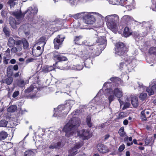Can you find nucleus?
Listing matches in <instances>:
<instances>
[{
  "mask_svg": "<svg viewBox=\"0 0 156 156\" xmlns=\"http://www.w3.org/2000/svg\"><path fill=\"white\" fill-rule=\"evenodd\" d=\"M80 123L78 118L73 117L71 118L63 129V131L66 133V136L69 137L73 135L74 133V130L80 126Z\"/></svg>",
  "mask_w": 156,
  "mask_h": 156,
  "instance_id": "obj_1",
  "label": "nucleus"
},
{
  "mask_svg": "<svg viewBox=\"0 0 156 156\" xmlns=\"http://www.w3.org/2000/svg\"><path fill=\"white\" fill-rule=\"evenodd\" d=\"M108 27L114 33L117 31V23L119 20V16L116 14L109 15L105 18Z\"/></svg>",
  "mask_w": 156,
  "mask_h": 156,
  "instance_id": "obj_2",
  "label": "nucleus"
},
{
  "mask_svg": "<svg viewBox=\"0 0 156 156\" xmlns=\"http://www.w3.org/2000/svg\"><path fill=\"white\" fill-rule=\"evenodd\" d=\"M22 44L24 49H27L29 47L28 42L25 38H22L21 40H16V47L12 48L11 51L13 53H16L21 51L23 49Z\"/></svg>",
  "mask_w": 156,
  "mask_h": 156,
  "instance_id": "obj_3",
  "label": "nucleus"
},
{
  "mask_svg": "<svg viewBox=\"0 0 156 156\" xmlns=\"http://www.w3.org/2000/svg\"><path fill=\"white\" fill-rule=\"evenodd\" d=\"M115 55L122 56L127 52V48L124 44L121 42H118L115 45Z\"/></svg>",
  "mask_w": 156,
  "mask_h": 156,
  "instance_id": "obj_4",
  "label": "nucleus"
},
{
  "mask_svg": "<svg viewBox=\"0 0 156 156\" xmlns=\"http://www.w3.org/2000/svg\"><path fill=\"white\" fill-rule=\"evenodd\" d=\"M106 94H113L115 97L118 98H120L123 96V93L122 90L118 88H116L114 90L111 88L106 89Z\"/></svg>",
  "mask_w": 156,
  "mask_h": 156,
  "instance_id": "obj_5",
  "label": "nucleus"
},
{
  "mask_svg": "<svg viewBox=\"0 0 156 156\" xmlns=\"http://www.w3.org/2000/svg\"><path fill=\"white\" fill-rule=\"evenodd\" d=\"M64 109L67 110L66 112H65V113L63 115V116H65L67 115L70 108L69 107L68 108L67 107H66L64 105H59L57 108H54V111H55V112L53 116L55 117H56L57 116H60V113Z\"/></svg>",
  "mask_w": 156,
  "mask_h": 156,
  "instance_id": "obj_6",
  "label": "nucleus"
},
{
  "mask_svg": "<svg viewBox=\"0 0 156 156\" xmlns=\"http://www.w3.org/2000/svg\"><path fill=\"white\" fill-rule=\"evenodd\" d=\"M65 37H61L60 35H58L54 40V48L56 49H59L60 45L64 41Z\"/></svg>",
  "mask_w": 156,
  "mask_h": 156,
  "instance_id": "obj_7",
  "label": "nucleus"
},
{
  "mask_svg": "<svg viewBox=\"0 0 156 156\" xmlns=\"http://www.w3.org/2000/svg\"><path fill=\"white\" fill-rule=\"evenodd\" d=\"M85 13L86 14L83 18L84 22L87 24H93L95 20L94 16L92 15L88 14L86 12Z\"/></svg>",
  "mask_w": 156,
  "mask_h": 156,
  "instance_id": "obj_8",
  "label": "nucleus"
},
{
  "mask_svg": "<svg viewBox=\"0 0 156 156\" xmlns=\"http://www.w3.org/2000/svg\"><path fill=\"white\" fill-rule=\"evenodd\" d=\"M82 145L83 144L82 142L77 143L74 147L69 151V155L74 156L77 153V151L76 150L80 148Z\"/></svg>",
  "mask_w": 156,
  "mask_h": 156,
  "instance_id": "obj_9",
  "label": "nucleus"
},
{
  "mask_svg": "<svg viewBox=\"0 0 156 156\" xmlns=\"http://www.w3.org/2000/svg\"><path fill=\"white\" fill-rule=\"evenodd\" d=\"M154 84H151L150 86L147 88L146 91L148 93L149 95H151L154 94L155 91L156 92V79H154L152 82Z\"/></svg>",
  "mask_w": 156,
  "mask_h": 156,
  "instance_id": "obj_10",
  "label": "nucleus"
},
{
  "mask_svg": "<svg viewBox=\"0 0 156 156\" xmlns=\"http://www.w3.org/2000/svg\"><path fill=\"white\" fill-rule=\"evenodd\" d=\"M79 136L82 137L83 140L88 139L91 136L90 134L87 131L83 129L78 133Z\"/></svg>",
  "mask_w": 156,
  "mask_h": 156,
  "instance_id": "obj_11",
  "label": "nucleus"
},
{
  "mask_svg": "<svg viewBox=\"0 0 156 156\" xmlns=\"http://www.w3.org/2000/svg\"><path fill=\"white\" fill-rule=\"evenodd\" d=\"M54 58L58 61H64L67 60V58L65 56L62 55L61 53H58L57 51L54 52Z\"/></svg>",
  "mask_w": 156,
  "mask_h": 156,
  "instance_id": "obj_12",
  "label": "nucleus"
},
{
  "mask_svg": "<svg viewBox=\"0 0 156 156\" xmlns=\"http://www.w3.org/2000/svg\"><path fill=\"white\" fill-rule=\"evenodd\" d=\"M38 11L37 9L34 7L33 8L32 7H29L28 9L25 12V13H27L28 16L29 18L33 17L34 15L36 14Z\"/></svg>",
  "mask_w": 156,
  "mask_h": 156,
  "instance_id": "obj_13",
  "label": "nucleus"
},
{
  "mask_svg": "<svg viewBox=\"0 0 156 156\" xmlns=\"http://www.w3.org/2000/svg\"><path fill=\"white\" fill-rule=\"evenodd\" d=\"M140 24L144 27L146 29V31H145V34H147L148 33L150 32L152 29V25L149 22H143L142 23H139Z\"/></svg>",
  "mask_w": 156,
  "mask_h": 156,
  "instance_id": "obj_14",
  "label": "nucleus"
},
{
  "mask_svg": "<svg viewBox=\"0 0 156 156\" xmlns=\"http://www.w3.org/2000/svg\"><path fill=\"white\" fill-rule=\"evenodd\" d=\"M9 21L10 25L14 29H16L17 28V25L20 24V23L19 21L17 22L16 20L12 17H9Z\"/></svg>",
  "mask_w": 156,
  "mask_h": 156,
  "instance_id": "obj_15",
  "label": "nucleus"
},
{
  "mask_svg": "<svg viewBox=\"0 0 156 156\" xmlns=\"http://www.w3.org/2000/svg\"><path fill=\"white\" fill-rule=\"evenodd\" d=\"M25 14V12L22 13L21 11L14 12L12 13L13 15L16 18L17 21H19L20 23H21V20L23 19Z\"/></svg>",
  "mask_w": 156,
  "mask_h": 156,
  "instance_id": "obj_16",
  "label": "nucleus"
},
{
  "mask_svg": "<svg viewBox=\"0 0 156 156\" xmlns=\"http://www.w3.org/2000/svg\"><path fill=\"white\" fill-rule=\"evenodd\" d=\"M97 149L99 152L103 153H106L109 151V150L107 147L101 144H99L97 145Z\"/></svg>",
  "mask_w": 156,
  "mask_h": 156,
  "instance_id": "obj_17",
  "label": "nucleus"
},
{
  "mask_svg": "<svg viewBox=\"0 0 156 156\" xmlns=\"http://www.w3.org/2000/svg\"><path fill=\"white\" fill-rule=\"evenodd\" d=\"M35 83H33L30 87L25 90L26 93H29L31 92H34V93H36L38 90L37 86Z\"/></svg>",
  "mask_w": 156,
  "mask_h": 156,
  "instance_id": "obj_18",
  "label": "nucleus"
},
{
  "mask_svg": "<svg viewBox=\"0 0 156 156\" xmlns=\"http://www.w3.org/2000/svg\"><path fill=\"white\" fill-rule=\"evenodd\" d=\"M63 145L62 144L61 142H58L57 143L52 144L50 145L49 146V148L50 149H59L61 147L63 146Z\"/></svg>",
  "mask_w": 156,
  "mask_h": 156,
  "instance_id": "obj_19",
  "label": "nucleus"
},
{
  "mask_svg": "<svg viewBox=\"0 0 156 156\" xmlns=\"http://www.w3.org/2000/svg\"><path fill=\"white\" fill-rule=\"evenodd\" d=\"M121 20L124 22L128 23L133 21L134 20L133 18L130 16L126 15L122 17Z\"/></svg>",
  "mask_w": 156,
  "mask_h": 156,
  "instance_id": "obj_20",
  "label": "nucleus"
},
{
  "mask_svg": "<svg viewBox=\"0 0 156 156\" xmlns=\"http://www.w3.org/2000/svg\"><path fill=\"white\" fill-rule=\"evenodd\" d=\"M61 20L58 19L56 17L53 18L50 21L49 24L50 25H54L56 24L59 23H60Z\"/></svg>",
  "mask_w": 156,
  "mask_h": 156,
  "instance_id": "obj_21",
  "label": "nucleus"
},
{
  "mask_svg": "<svg viewBox=\"0 0 156 156\" xmlns=\"http://www.w3.org/2000/svg\"><path fill=\"white\" fill-rule=\"evenodd\" d=\"M132 33L131 30L128 27H125L123 32V35L125 37L129 36L131 35Z\"/></svg>",
  "mask_w": 156,
  "mask_h": 156,
  "instance_id": "obj_22",
  "label": "nucleus"
},
{
  "mask_svg": "<svg viewBox=\"0 0 156 156\" xmlns=\"http://www.w3.org/2000/svg\"><path fill=\"white\" fill-rule=\"evenodd\" d=\"M13 80V79L12 77H9L8 78L2 80V82L3 83H6L8 85L12 84Z\"/></svg>",
  "mask_w": 156,
  "mask_h": 156,
  "instance_id": "obj_23",
  "label": "nucleus"
},
{
  "mask_svg": "<svg viewBox=\"0 0 156 156\" xmlns=\"http://www.w3.org/2000/svg\"><path fill=\"white\" fill-rule=\"evenodd\" d=\"M54 68L52 66H44L42 68V71L45 73L48 72L52 71Z\"/></svg>",
  "mask_w": 156,
  "mask_h": 156,
  "instance_id": "obj_24",
  "label": "nucleus"
},
{
  "mask_svg": "<svg viewBox=\"0 0 156 156\" xmlns=\"http://www.w3.org/2000/svg\"><path fill=\"white\" fill-rule=\"evenodd\" d=\"M83 37L82 35H80L79 36H75L74 37V42L75 44H76L78 45H81V44L80 43V40Z\"/></svg>",
  "mask_w": 156,
  "mask_h": 156,
  "instance_id": "obj_25",
  "label": "nucleus"
},
{
  "mask_svg": "<svg viewBox=\"0 0 156 156\" xmlns=\"http://www.w3.org/2000/svg\"><path fill=\"white\" fill-rule=\"evenodd\" d=\"M7 133L4 131H2L0 133V140H2L5 139L8 136Z\"/></svg>",
  "mask_w": 156,
  "mask_h": 156,
  "instance_id": "obj_26",
  "label": "nucleus"
},
{
  "mask_svg": "<svg viewBox=\"0 0 156 156\" xmlns=\"http://www.w3.org/2000/svg\"><path fill=\"white\" fill-rule=\"evenodd\" d=\"M131 103L134 107H136L138 105V99L136 97H133L131 99Z\"/></svg>",
  "mask_w": 156,
  "mask_h": 156,
  "instance_id": "obj_27",
  "label": "nucleus"
},
{
  "mask_svg": "<svg viewBox=\"0 0 156 156\" xmlns=\"http://www.w3.org/2000/svg\"><path fill=\"white\" fill-rule=\"evenodd\" d=\"M16 44V41H15L13 38L9 37L8 39V45L9 47H12L14 44Z\"/></svg>",
  "mask_w": 156,
  "mask_h": 156,
  "instance_id": "obj_28",
  "label": "nucleus"
},
{
  "mask_svg": "<svg viewBox=\"0 0 156 156\" xmlns=\"http://www.w3.org/2000/svg\"><path fill=\"white\" fill-rule=\"evenodd\" d=\"M85 13V12L79 13L73 15V17L75 19H78L82 17H83L84 18V17L85 15H84V14Z\"/></svg>",
  "mask_w": 156,
  "mask_h": 156,
  "instance_id": "obj_29",
  "label": "nucleus"
},
{
  "mask_svg": "<svg viewBox=\"0 0 156 156\" xmlns=\"http://www.w3.org/2000/svg\"><path fill=\"white\" fill-rule=\"evenodd\" d=\"M105 95L106 96H108V100L109 103L110 104L111 102L113 101L115 99V96L113 94H106V90H105Z\"/></svg>",
  "mask_w": 156,
  "mask_h": 156,
  "instance_id": "obj_30",
  "label": "nucleus"
},
{
  "mask_svg": "<svg viewBox=\"0 0 156 156\" xmlns=\"http://www.w3.org/2000/svg\"><path fill=\"white\" fill-rule=\"evenodd\" d=\"M3 31L6 36L9 37L10 35V31L9 28L7 27H4Z\"/></svg>",
  "mask_w": 156,
  "mask_h": 156,
  "instance_id": "obj_31",
  "label": "nucleus"
},
{
  "mask_svg": "<svg viewBox=\"0 0 156 156\" xmlns=\"http://www.w3.org/2000/svg\"><path fill=\"white\" fill-rule=\"evenodd\" d=\"M17 108V107L16 105H12L10 106L7 109V111L9 112H14Z\"/></svg>",
  "mask_w": 156,
  "mask_h": 156,
  "instance_id": "obj_32",
  "label": "nucleus"
},
{
  "mask_svg": "<svg viewBox=\"0 0 156 156\" xmlns=\"http://www.w3.org/2000/svg\"><path fill=\"white\" fill-rule=\"evenodd\" d=\"M119 133L121 137L126 136V133L124 131V129L123 127H121L119 131Z\"/></svg>",
  "mask_w": 156,
  "mask_h": 156,
  "instance_id": "obj_33",
  "label": "nucleus"
},
{
  "mask_svg": "<svg viewBox=\"0 0 156 156\" xmlns=\"http://www.w3.org/2000/svg\"><path fill=\"white\" fill-rule=\"evenodd\" d=\"M83 68V66L82 65H73L72 67V69L74 70H81Z\"/></svg>",
  "mask_w": 156,
  "mask_h": 156,
  "instance_id": "obj_34",
  "label": "nucleus"
},
{
  "mask_svg": "<svg viewBox=\"0 0 156 156\" xmlns=\"http://www.w3.org/2000/svg\"><path fill=\"white\" fill-rule=\"evenodd\" d=\"M8 122L5 120H2L0 121V127H5L8 124Z\"/></svg>",
  "mask_w": 156,
  "mask_h": 156,
  "instance_id": "obj_35",
  "label": "nucleus"
},
{
  "mask_svg": "<svg viewBox=\"0 0 156 156\" xmlns=\"http://www.w3.org/2000/svg\"><path fill=\"white\" fill-rule=\"evenodd\" d=\"M86 121L87 125L89 127H91L92 126V124L91 122V118L90 116L87 117Z\"/></svg>",
  "mask_w": 156,
  "mask_h": 156,
  "instance_id": "obj_36",
  "label": "nucleus"
},
{
  "mask_svg": "<svg viewBox=\"0 0 156 156\" xmlns=\"http://www.w3.org/2000/svg\"><path fill=\"white\" fill-rule=\"evenodd\" d=\"M149 53L151 54L156 55V48L152 47L149 50Z\"/></svg>",
  "mask_w": 156,
  "mask_h": 156,
  "instance_id": "obj_37",
  "label": "nucleus"
},
{
  "mask_svg": "<svg viewBox=\"0 0 156 156\" xmlns=\"http://www.w3.org/2000/svg\"><path fill=\"white\" fill-rule=\"evenodd\" d=\"M34 153L31 150L26 151L24 154V156H33Z\"/></svg>",
  "mask_w": 156,
  "mask_h": 156,
  "instance_id": "obj_38",
  "label": "nucleus"
},
{
  "mask_svg": "<svg viewBox=\"0 0 156 156\" xmlns=\"http://www.w3.org/2000/svg\"><path fill=\"white\" fill-rule=\"evenodd\" d=\"M26 83L24 82V81L22 80H20L18 81L17 85L18 86L20 87H24Z\"/></svg>",
  "mask_w": 156,
  "mask_h": 156,
  "instance_id": "obj_39",
  "label": "nucleus"
},
{
  "mask_svg": "<svg viewBox=\"0 0 156 156\" xmlns=\"http://www.w3.org/2000/svg\"><path fill=\"white\" fill-rule=\"evenodd\" d=\"M105 42L106 39L104 37H100L98 40V43H101V44L105 43Z\"/></svg>",
  "mask_w": 156,
  "mask_h": 156,
  "instance_id": "obj_40",
  "label": "nucleus"
},
{
  "mask_svg": "<svg viewBox=\"0 0 156 156\" xmlns=\"http://www.w3.org/2000/svg\"><path fill=\"white\" fill-rule=\"evenodd\" d=\"M13 66L10 65L9 66L7 69V73L8 74H10L12 72Z\"/></svg>",
  "mask_w": 156,
  "mask_h": 156,
  "instance_id": "obj_41",
  "label": "nucleus"
},
{
  "mask_svg": "<svg viewBox=\"0 0 156 156\" xmlns=\"http://www.w3.org/2000/svg\"><path fill=\"white\" fill-rule=\"evenodd\" d=\"M147 94L146 93H142L139 96V98L142 100H144L147 97Z\"/></svg>",
  "mask_w": 156,
  "mask_h": 156,
  "instance_id": "obj_42",
  "label": "nucleus"
},
{
  "mask_svg": "<svg viewBox=\"0 0 156 156\" xmlns=\"http://www.w3.org/2000/svg\"><path fill=\"white\" fill-rule=\"evenodd\" d=\"M16 0H9L7 3L11 7H13L15 5V2H14Z\"/></svg>",
  "mask_w": 156,
  "mask_h": 156,
  "instance_id": "obj_43",
  "label": "nucleus"
},
{
  "mask_svg": "<svg viewBox=\"0 0 156 156\" xmlns=\"http://www.w3.org/2000/svg\"><path fill=\"white\" fill-rule=\"evenodd\" d=\"M141 117L142 119L144 120H146L147 118H147L146 116V114L144 112V111H142L141 112Z\"/></svg>",
  "mask_w": 156,
  "mask_h": 156,
  "instance_id": "obj_44",
  "label": "nucleus"
},
{
  "mask_svg": "<svg viewBox=\"0 0 156 156\" xmlns=\"http://www.w3.org/2000/svg\"><path fill=\"white\" fill-rule=\"evenodd\" d=\"M45 38L44 37L42 36L39 39V42L41 43H44V45L45 44Z\"/></svg>",
  "mask_w": 156,
  "mask_h": 156,
  "instance_id": "obj_45",
  "label": "nucleus"
},
{
  "mask_svg": "<svg viewBox=\"0 0 156 156\" xmlns=\"http://www.w3.org/2000/svg\"><path fill=\"white\" fill-rule=\"evenodd\" d=\"M132 137L130 136L128 137L127 136H126L124 139V142H132Z\"/></svg>",
  "mask_w": 156,
  "mask_h": 156,
  "instance_id": "obj_46",
  "label": "nucleus"
},
{
  "mask_svg": "<svg viewBox=\"0 0 156 156\" xmlns=\"http://www.w3.org/2000/svg\"><path fill=\"white\" fill-rule=\"evenodd\" d=\"M119 79L116 77H114L111 78L110 79V80L111 81L114 82H117L118 81H119Z\"/></svg>",
  "mask_w": 156,
  "mask_h": 156,
  "instance_id": "obj_47",
  "label": "nucleus"
},
{
  "mask_svg": "<svg viewBox=\"0 0 156 156\" xmlns=\"http://www.w3.org/2000/svg\"><path fill=\"white\" fill-rule=\"evenodd\" d=\"M42 52V51L36 50V53L35 55L37 57L41 55Z\"/></svg>",
  "mask_w": 156,
  "mask_h": 156,
  "instance_id": "obj_48",
  "label": "nucleus"
},
{
  "mask_svg": "<svg viewBox=\"0 0 156 156\" xmlns=\"http://www.w3.org/2000/svg\"><path fill=\"white\" fill-rule=\"evenodd\" d=\"M132 59V60H131V59H130V58L127 59H125L124 58V60H125L126 62H127L129 64H130V63H132L133 62H135L136 61V59H135L134 58Z\"/></svg>",
  "mask_w": 156,
  "mask_h": 156,
  "instance_id": "obj_49",
  "label": "nucleus"
},
{
  "mask_svg": "<svg viewBox=\"0 0 156 156\" xmlns=\"http://www.w3.org/2000/svg\"><path fill=\"white\" fill-rule=\"evenodd\" d=\"M125 148V145L124 144H123L121 145L119 147L118 150L119 152L122 151Z\"/></svg>",
  "mask_w": 156,
  "mask_h": 156,
  "instance_id": "obj_50",
  "label": "nucleus"
},
{
  "mask_svg": "<svg viewBox=\"0 0 156 156\" xmlns=\"http://www.w3.org/2000/svg\"><path fill=\"white\" fill-rule=\"evenodd\" d=\"M143 111H144V112L146 114V117L147 118H149L151 116V114L149 111L147 110H144Z\"/></svg>",
  "mask_w": 156,
  "mask_h": 156,
  "instance_id": "obj_51",
  "label": "nucleus"
},
{
  "mask_svg": "<svg viewBox=\"0 0 156 156\" xmlns=\"http://www.w3.org/2000/svg\"><path fill=\"white\" fill-rule=\"evenodd\" d=\"M19 94V92L18 91H15L12 95V97L13 98L16 97Z\"/></svg>",
  "mask_w": 156,
  "mask_h": 156,
  "instance_id": "obj_52",
  "label": "nucleus"
},
{
  "mask_svg": "<svg viewBox=\"0 0 156 156\" xmlns=\"http://www.w3.org/2000/svg\"><path fill=\"white\" fill-rule=\"evenodd\" d=\"M34 59L32 58H30L27 59L26 61V63L27 64L30 62H32L33 61Z\"/></svg>",
  "mask_w": 156,
  "mask_h": 156,
  "instance_id": "obj_53",
  "label": "nucleus"
},
{
  "mask_svg": "<svg viewBox=\"0 0 156 156\" xmlns=\"http://www.w3.org/2000/svg\"><path fill=\"white\" fill-rule=\"evenodd\" d=\"M4 60L3 61V62L5 64H8V61L9 60V59H7L6 57H4Z\"/></svg>",
  "mask_w": 156,
  "mask_h": 156,
  "instance_id": "obj_54",
  "label": "nucleus"
},
{
  "mask_svg": "<svg viewBox=\"0 0 156 156\" xmlns=\"http://www.w3.org/2000/svg\"><path fill=\"white\" fill-rule=\"evenodd\" d=\"M13 69L14 70L17 71L18 69V66L17 65H15L13 66Z\"/></svg>",
  "mask_w": 156,
  "mask_h": 156,
  "instance_id": "obj_55",
  "label": "nucleus"
},
{
  "mask_svg": "<svg viewBox=\"0 0 156 156\" xmlns=\"http://www.w3.org/2000/svg\"><path fill=\"white\" fill-rule=\"evenodd\" d=\"M33 78H35V80H38L39 78V77L38 76H37V75L36 74H34L33 75Z\"/></svg>",
  "mask_w": 156,
  "mask_h": 156,
  "instance_id": "obj_56",
  "label": "nucleus"
},
{
  "mask_svg": "<svg viewBox=\"0 0 156 156\" xmlns=\"http://www.w3.org/2000/svg\"><path fill=\"white\" fill-rule=\"evenodd\" d=\"M10 62L12 64H14L16 62V60L14 59H12L10 60Z\"/></svg>",
  "mask_w": 156,
  "mask_h": 156,
  "instance_id": "obj_57",
  "label": "nucleus"
},
{
  "mask_svg": "<svg viewBox=\"0 0 156 156\" xmlns=\"http://www.w3.org/2000/svg\"><path fill=\"white\" fill-rule=\"evenodd\" d=\"M20 75V72H18L16 73H15L13 75V76L15 77H17L19 76Z\"/></svg>",
  "mask_w": 156,
  "mask_h": 156,
  "instance_id": "obj_58",
  "label": "nucleus"
},
{
  "mask_svg": "<svg viewBox=\"0 0 156 156\" xmlns=\"http://www.w3.org/2000/svg\"><path fill=\"white\" fill-rule=\"evenodd\" d=\"M137 84L138 85V87L140 88L143 87L144 86H143V84L141 83L138 82Z\"/></svg>",
  "mask_w": 156,
  "mask_h": 156,
  "instance_id": "obj_59",
  "label": "nucleus"
},
{
  "mask_svg": "<svg viewBox=\"0 0 156 156\" xmlns=\"http://www.w3.org/2000/svg\"><path fill=\"white\" fill-rule=\"evenodd\" d=\"M127 142V143L126 144L127 146H130L132 145L133 144V142H130L128 141V142Z\"/></svg>",
  "mask_w": 156,
  "mask_h": 156,
  "instance_id": "obj_60",
  "label": "nucleus"
},
{
  "mask_svg": "<svg viewBox=\"0 0 156 156\" xmlns=\"http://www.w3.org/2000/svg\"><path fill=\"white\" fill-rule=\"evenodd\" d=\"M128 121L127 120L125 119L123 121V124L125 125H126L128 124Z\"/></svg>",
  "mask_w": 156,
  "mask_h": 156,
  "instance_id": "obj_61",
  "label": "nucleus"
},
{
  "mask_svg": "<svg viewBox=\"0 0 156 156\" xmlns=\"http://www.w3.org/2000/svg\"><path fill=\"white\" fill-rule=\"evenodd\" d=\"M124 66V63L122 62L120 63V66H119V68L120 69H122L123 68V66Z\"/></svg>",
  "mask_w": 156,
  "mask_h": 156,
  "instance_id": "obj_62",
  "label": "nucleus"
},
{
  "mask_svg": "<svg viewBox=\"0 0 156 156\" xmlns=\"http://www.w3.org/2000/svg\"><path fill=\"white\" fill-rule=\"evenodd\" d=\"M126 8L128 10H131L132 9V8H131V6H130V5H126Z\"/></svg>",
  "mask_w": 156,
  "mask_h": 156,
  "instance_id": "obj_63",
  "label": "nucleus"
},
{
  "mask_svg": "<svg viewBox=\"0 0 156 156\" xmlns=\"http://www.w3.org/2000/svg\"><path fill=\"white\" fill-rule=\"evenodd\" d=\"M124 115V113L123 112H121L120 113L119 115L120 117L122 118L123 117V116H123V115Z\"/></svg>",
  "mask_w": 156,
  "mask_h": 156,
  "instance_id": "obj_64",
  "label": "nucleus"
}]
</instances>
